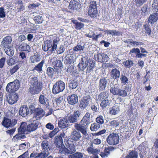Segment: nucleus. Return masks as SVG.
Masks as SVG:
<instances>
[{
    "instance_id": "obj_1",
    "label": "nucleus",
    "mask_w": 158,
    "mask_h": 158,
    "mask_svg": "<svg viewBox=\"0 0 158 158\" xmlns=\"http://www.w3.org/2000/svg\"><path fill=\"white\" fill-rule=\"evenodd\" d=\"M39 124V122L37 120H34L28 125L27 122H23L18 128V132L21 134H28L36 130L38 128Z\"/></svg>"
},
{
    "instance_id": "obj_2",
    "label": "nucleus",
    "mask_w": 158,
    "mask_h": 158,
    "mask_svg": "<svg viewBox=\"0 0 158 158\" xmlns=\"http://www.w3.org/2000/svg\"><path fill=\"white\" fill-rule=\"evenodd\" d=\"M91 114L87 112L79 123L75 124L74 127L77 131H80L83 135L87 133L86 129L90 123Z\"/></svg>"
},
{
    "instance_id": "obj_3",
    "label": "nucleus",
    "mask_w": 158,
    "mask_h": 158,
    "mask_svg": "<svg viewBox=\"0 0 158 158\" xmlns=\"http://www.w3.org/2000/svg\"><path fill=\"white\" fill-rule=\"evenodd\" d=\"M91 114L87 112L79 123L75 124L74 127L77 131H80L83 135L87 133L86 129L90 123Z\"/></svg>"
},
{
    "instance_id": "obj_4",
    "label": "nucleus",
    "mask_w": 158,
    "mask_h": 158,
    "mask_svg": "<svg viewBox=\"0 0 158 158\" xmlns=\"http://www.w3.org/2000/svg\"><path fill=\"white\" fill-rule=\"evenodd\" d=\"M85 60H84L83 58L81 59L80 63L77 65L78 70L79 71H83L87 67L86 70V73H89L94 69L95 65L94 61L93 60L89 62L87 56L85 57Z\"/></svg>"
},
{
    "instance_id": "obj_5",
    "label": "nucleus",
    "mask_w": 158,
    "mask_h": 158,
    "mask_svg": "<svg viewBox=\"0 0 158 158\" xmlns=\"http://www.w3.org/2000/svg\"><path fill=\"white\" fill-rule=\"evenodd\" d=\"M30 81L32 86L29 88L30 93L33 95L39 94L42 90V82L38 80L37 77L35 76L31 78Z\"/></svg>"
},
{
    "instance_id": "obj_6",
    "label": "nucleus",
    "mask_w": 158,
    "mask_h": 158,
    "mask_svg": "<svg viewBox=\"0 0 158 158\" xmlns=\"http://www.w3.org/2000/svg\"><path fill=\"white\" fill-rule=\"evenodd\" d=\"M57 41L56 40H55L53 41V43L52 40H47L44 42V44L42 46L43 50L45 51H47L49 49L51 48L50 50L52 52L55 51L57 47L56 43Z\"/></svg>"
},
{
    "instance_id": "obj_7",
    "label": "nucleus",
    "mask_w": 158,
    "mask_h": 158,
    "mask_svg": "<svg viewBox=\"0 0 158 158\" xmlns=\"http://www.w3.org/2000/svg\"><path fill=\"white\" fill-rule=\"evenodd\" d=\"M119 136L117 133H110L106 139V141L110 145L114 146L119 143Z\"/></svg>"
},
{
    "instance_id": "obj_8",
    "label": "nucleus",
    "mask_w": 158,
    "mask_h": 158,
    "mask_svg": "<svg viewBox=\"0 0 158 158\" xmlns=\"http://www.w3.org/2000/svg\"><path fill=\"white\" fill-rule=\"evenodd\" d=\"M65 84L61 80L58 81L53 85L52 93L56 94L62 92L65 89Z\"/></svg>"
},
{
    "instance_id": "obj_9",
    "label": "nucleus",
    "mask_w": 158,
    "mask_h": 158,
    "mask_svg": "<svg viewBox=\"0 0 158 158\" xmlns=\"http://www.w3.org/2000/svg\"><path fill=\"white\" fill-rule=\"evenodd\" d=\"M17 120L15 119H11L8 117H4L3 118L1 124L4 127L8 128L15 126L17 123Z\"/></svg>"
},
{
    "instance_id": "obj_10",
    "label": "nucleus",
    "mask_w": 158,
    "mask_h": 158,
    "mask_svg": "<svg viewBox=\"0 0 158 158\" xmlns=\"http://www.w3.org/2000/svg\"><path fill=\"white\" fill-rule=\"evenodd\" d=\"M19 81L15 80L8 84L6 88V90L9 93H14L19 88Z\"/></svg>"
},
{
    "instance_id": "obj_11",
    "label": "nucleus",
    "mask_w": 158,
    "mask_h": 158,
    "mask_svg": "<svg viewBox=\"0 0 158 158\" xmlns=\"http://www.w3.org/2000/svg\"><path fill=\"white\" fill-rule=\"evenodd\" d=\"M81 3L75 0H72L69 3V9L72 11H79L81 9Z\"/></svg>"
},
{
    "instance_id": "obj_12",
    "label": "nucleus",
    "mask_w": 158,
    "mask_h": 158,
    "mask_svg": "<svg viewBox=\"0 0 158 158\" xmlns=\"http://www.w3.org/2000/svg\"><path fill=\"white\" fill-rule=\"evenodd\" d=\"M92 99L89 95H85L83 97L80 102L79 106L82 109H84L88 106L91 102Z\"/></svg>"
},
{
    "instance_id": "obj_13",
    "label": "nucleus",
    "mask_w": 158,
    "mask_h": 158,
    "mask_svg": "<svg viewBox=\"0 0 158 158\" xmlns=\"http://www.w3.org/2000/svg\"><path fill=\"white\" fill-rule=\"evenodd\" d=\"M45 114L44 111L41 108H36L34 110L33 118H35L36 120L40 119Z\"/></svg>"
},
{
    "instance_id": "obj_14",
    "label": "nucleus",
    "mask_w": 158,
    "mask_h": 158,
    "mask_svg": "<svg viewBox=\"0 0 158 158\" xmlns=\"http://www.w3.org/2000/svg\"><path fill=\"white\" fill-rule=\"evenodd\" d=\"M12 40V38L11 36H6L2 39L1 44V47L3 48L4 50L6 49V48L10 46L9 45L11 42Z\"/></svg>"
},
{
    "instance_id": "obj_15",
    "label": "nucleus",
    "mask_w": 158,
    "mask_h": 158,
    "mask_svg": "<svg viewBox=\"0 0 158 158\" xmlns=\"http://www.w3.org/2000/svg\"><path fill=\"white\" fill-rule=\"evenodd\" d=\"M18 96L17 94H9L7 97V101L10 104L15 103L18 100Z\"/></svg>"
},
{
    "instance_id": "obj_16",
    "label": "nucleus",
    "mask_w": 158,
    "mask_h": 158,
    "mask_svg": "<svg viewBox=\"0 0 158 158\" xmlns=\"http://www.w3.org/2000/svg\"><path fill=\"white\" fill-rule=\"evenodd\" d=\"M65 133L62 132L60 135L56 136L55 138L54 143L57 147L59 148L63 143V138L64 137Z\"/></svg>"
},
{
    "instance_id": "obj_17",
    "label": "nucleus",
    "mask_w": 158,
    "mask_h": 158,
    "mask_svg": "<svg viewBox=\"0 0 158 158\" xmlns=\"http://www.w3.org/2000/svg\"><path fill=\"white\" fill-rule=\"evenodd\" d=\"M68 103L71 105H74L78 102V97L77 94H71L67 98Z\"/></svg>"
},
{
    "instance_id": "obj_18",
    "label": "nucleus",
    "mask_w": 158,
    "mask_h": 158,
    "mask_svg": "<svg viewBox=\"0 0 158 158\" xmlns=\"http://www.w3.org/2000/svg\"><path fill=\"white\" fill-rule=\"evenodd\" d=\"M80 113L79 110L75 111L73 114H71L68 117V121L71 123L76 122L77 121V118L80 115Z\"/></svg>"
},
{
    "instance_id": "obj_19",
    "label": "nucleus",
    "mask_w": 158,
    "mask_h": 158,
    "mask_svg": "<svg viewBox=\"0 0 158 158\" xmlns=\"http://www.w3.org/2000/svg\"><path fill=\"white\" fill-rule=\"evenodd\" d=\"M108 83V81L106 78L105 77L100 79L99 83L98 88L100 91H103L106 87Z\"/></svg>"
},
{
    "instance_id": "obj_20",
    "label": "nucleus",
    "mask_w": 158,
    "mask_h": 158,
    "mask_svg": "<svg viewBox=\"0 0 158 158\" xmlns=\"http://www.w3.org/2000/svg\"><path fill=\"white\" fill-rule=\"evenodd\" d=\"M93 147L92 146V147L88 148L86 150L87 151L88 153L93 154L91 158H98V154L100 152V150L94 149Z\"/></svg>"
},
{
    "instance_id": "obj_21",
    "label": "nucleus",
    "mask_w": 158,
    "mask_h": 158,
    "mask_svg": "<svg viewBox=\"0 0 158 158\" xmlns=\"http://www.w3.org/2000/svg\"><path fill=\"white\" fill-rule=\"evenodd\" d=\"M69 123L67 118H62L58 122V126L61 128H65L68 127Z\"/></svg>"
},
{
    "instance_id": "obj_22",
    "label": "nucleus",
    "mask_w": 158,
    "mask_h": 158,
    "mask_svg": "<svg viewBox=\"0 0 158 158\" xmlns=\"http://www.w3.org/2000/svg\"><path fill=\"white\" fill-rule=\"evenodd\" d=\"M64 58V63L67 64H73L76 60V58L73 54L68 55Z\"/></svg>"
},
{
    "instance_id": "obj_23",
    "label": "nucleus",
    "mask_w": 158,
    "mask_h": 158,
    "mask_svg": "<svg viewBox=\"0 0 158 158\" xmlns=\"http://www.w3.org/2000/svg\"><path fill=\"white\" fill-rule=\"evenodd\" d=\"M109 96V93L106 91L101 92L98 95L96 99L98 101L101 102L107 99Z\"/></svg>"
},
{
    "instance_id": "obj_24",
    "label": "nucleus",
    "mask_w": 158,
    "mask_h": 158,
    "mask_svg": "<svg viewBox=\"0 0 158 158\" xmlns=\"http://www.w3.org/2000/svg\"><path fill=\"white\" fill-rule=\"evenodd\" d=\"M70 138L72 142H76L80 140L81 136L79 132L74 131L71 133Z\"/></svg>"
},
{
    "instance_id": "obj_25",
    "label": "nucleus",
    "mask_w": 158,
    "mask_h": 158,
    "mask_svg": "<svg viewBox=\"0 0 158 158\" xmlns=\"http://www.w3.org/2000/svg\"><path fill=\"white\" fill-rule=\"evenodd\" d=\"M114 148L112 146L105 147L103 152H101L100 155L102 158L107 157L110 154V152L113 150Z\"/></svg>"
},
{
    "instance_id": "obj_26",
    "label": "nucleus",
    "mask_w": 158,
    "mask_h": 158,
    "mask_svg": "<svg viewBox=\"0 0 158 158\" xmlns=\"http://www.w3.org/2000/svg\"><path fill=\"white\" fill-rule=\"evenodd\" d=\"M158 19V13L155 12L150 15L149 17L148 23L151 24H154L156 22Z\"/></svg>"
},
{
    "instance_id": "obj_27",
    "label": "nucleus",
    "mask_w": 158,
    "mask_h": 158,
    "mask_svg": "<svg viewBox=\"0 0 158 158\" xmlns=\"http://www.w3.org/2000/svg\"><path fill=\"white\" fill-rule=\"evenodd\" d=\"M52 64L54 69L57 72H59L63 68V65L60 60H56L53 62Z\"/></svg>"
},
{
    "instance_id": "obj_28",
    "label": "nucleus",
    "mask_w": 158,
    "mask_h": 158,
    "mask_svg": "<svg viewBox=\"0 0 158 158\" xmlns=\"http://www.w3.org/2000/svg\"><path fill=\"white\" fill-rule=\"evenodd\" d=\"M136 53V57L141 58L143 57H146L147 55L145 54L141 53L140 50L138 48H133L130 51L129 53Z\"/></svg>"
},
{
    "instance_id": "obj_29",
    "label": "nucleus",
    "mask_w": 158,
    "mask_h": 158,
    "mask_svg": "<svg viewBox=\"0 0 158 158\" xmlns=\"http://www.w3.org/2000/svg\"><path fill=\"white\" fill-rule=\"evenodd\" d=\"M120 71L117 69L114 68L112 69L110 73L111 78L114 79H116L119 77Z\"/></svg>"
},
{
    "instance_id": "obj_30",
    "label": "nucleus",
    "mask_w": 158,
    "mask_h": 158,
    "mask_svg": "<svg viewBox=\"0 0 158 158\" xmlns=\"http://www.w3.org/2000/svg\"><path fill=\"white\" fill-rule=\"evenodd\" d=\"M19 114L23 117H25L29 114V110L27 106H21L19 110Z\"/></svg>"
},
{
    "instance_id": "obj_31",
    "label": "nucleus",
    "mask_w": 158,
    "mask_h": 158,
    "mask_svg": "<svg viewBox=\"0 0 158 158\" xmlns=\"http://www.w3.org/2000/svg\"><path fill=\"white\" fill-rule=\"evenodd\" d=\"M119 106L117 105H114L109 109V113L112 115H116L120 111Z\"/></svg>"
},
{
    "instance_id": "obj_32",
    "label": "nucleus",
    "mask_w": 158,
    "mask_h": 158,
    "mask_svg": "<svg viewBox=\"0 0 158 158\" xmlns=\"http://www.w3.org/2000/svg\"><path fill=\"white\" fill-rule=\"evenodd\" d=\"M150 11V8L147 5L145 4L141 8L140 10V12L141 15L142 16L144 17L147 15L148 14Z\"/></svg>"
},
{
    "instance_id": "obj_33",
    "label": "nucleus",
    "mask_w": 158,
    "mask_h": 158,
    "mask_svg": "<svg viewBox=\"0 0 158 158\" xmlns=\"http://www.w3.org/2000/svg\"><path fill=\"white\" fill-rule=\"evenodd\" d=\"M98 13V10L97 8H88V13L89 16L93 18H96Z\"/></svg>"
},
{
    "instance_id": "obj_34",
    "label": "nucleus",
    "mask_w": 158,
    "mask_h": 158,
    "mask_svg": "<svg viewBox=\"0 0 158 158\" xmlns=\"http://www.w3.org/2000/svg\"><path fill=\"white\" fill-rule=\"evenodd\" d=\"M19 51L28 52L30 51V47L27 43H23L19 47Z\"/></svg>"
},
{
    "instance_id": "obj_35",
    "label": "nucleus",
    "mask_w": 158,
    "mask_h": 158,
    "mask_svg": "<svg viewBox=\"0 0 158 158\" xmlns=\"http://www.w3.org/2000/svg\"><path fill=\"white\" fill-rule=\"evenodd\" d=\"M74 65H69L68 66L67 68H66V72L69 75H75L77 72L76 69H74Z\"/></svg>"
},
{
    "instance_id": "obj_36",
    "label": "nucleus",
    "mask_w": 158,
    "mask_h": 158,
    "mask_svg": "<svg viewBox=\"0 0 158 158\" xmlns=\"http://www.w3.org/2000/svg\"><path fill=\"white\" fill-rule=\"evenodd\" d=\"M105 32L107 34L111 35L112 36H119L122 35V33L121 32L119 31H117L116 30H105Z\"/></svg>"
},
{
    "instance_id": "obj_37",
    "label": "nucleus",
    "mask_w": 158,
    "mask_h": 158,
    "mask_svg": "<svg viewBox=\"0 0 158 158\" xmlns=\"http://www.w3.org/2000/svg\"><path fill=\"white\" fill-rule=\"evenodd\" d=\"M125 43L129 44L133 46H138L139 45H143V43L141 42H137L131 40V39H128L124 41Z\"/></svg>"
},
{
    "instance_id": "obj_38",
    "label": "nucleus",
    "mask_w": 158,
    "mask_h": 158,
    "mask_svg": "<svg viewBox=\"0 0 158 158\" xmlns=\"http://www.w3.org/2000/svg\"><path fill=\"white\" fill-rule=\"evenodd\" d=\"M41 147L43 151L46 152H49L50 149L49 148L48 142L47 141L44 140L41 143Z\"/></svg>"
},
{
    "instance_id": "obj_39",
    "label": "nucleus",
    "mask_w": 158,
    "mask_h": 158,
    "mask_svg": "<svg viewBox=\"0 0 158 158\" xmlns=\"http://www.w3.org/2000/svg\"><path fill=\"white\" fill-rule=\"evenodd\" d=\"M72 22L75 24L74 27L77 30H80L83 28L84 24L81 22H79L76 20H72Z\"/></svg>"
},
{
    "instance_id": "obj_40",
    "label": "nucleus",
    "mask_w": 158,
    "mask_h": 158,
    "mask_svg": "<svg viewBox=\"0 0 158 158\" xmlns=\"http://www.w3.org/2000/svg\"><path fill=\"white\" fill-rule=\"evenodd\" d=\"M21 66L20 64H16L12 68L10 69L9 71V72H7L9 76L13 75L14 73L17 71L21 67Z\"/></svg>"
},
{
    "instance_id": "obj_41",
    "label": "nucleus",
    "mask_w": 158,
    "mask_h": 158,
    "mask_svg": "<svg viewBox=\"0 0 158 158\" xmlns=\"http://www.w3.org/2000/svg\"><path fill=\"white\" fill-rule=\"evenodd\" d=\"M30 59L32 63L38 62L40 59V56L38 54H35L30 57Z\"/></svg>"
},
{
    "instance_id": "obj_42",
    "label": "nucleus",
    "mask_w": 158,
    "mask_h": 158,
    "mask_svg": "<svg viewBox=\"0 0 158 158\" xmlns=\"http://www.w3.org/2000/svg\"><path fill=\"white\" fill-rule=\"evenodd\" d=\"M44 62V60H43L40 62L35 66L33 69V70H36L39 72H41L42 70V67Z\"/></svg>"
},
{
    "instance_id": "obj_43",
    "label": "nucleus",
    "mask_w": 158,
    "mask_h": 158,
    "mask_svg": "<svg viewBox=\"0 0 158 158\" xmlns=\"http://www.w3.org/2000/svg\"><path fill=\"white\" fill-rule=\"evenodd\" d=\"M59 152L61 154L64 155L66 154H70L71 152V151L65 148L64 145L61 146V148H60Z\"/></svg>"
},
{
    "instance_id": "obj_44",
    "label": "nucleus",
    "mask_w": 158,
    "mask_h": 158,
    "mask_svg": "<svg viewBox=\"0 0 158 158\" xmlns=\"http://www.w3.org/2000/svg\"><path fill=\"white\" fill-rule=\"evenodd\" d=\"M48 100V99L44 95H40L39 98V101L41 104L47 106V104L46 103V102H47Z\"/></svg>"
},
{
    "instance_id": "obj_45",
    "label": "nucleus",
    "mask_w": 158,
    "mask_h": 158,
    "mask_svg": "<svg viewBox=\"0 0 158 158\" xmlns=\"http://www.w3.org/2000/svg\"><path fill=\"white\" fill-rule=\"evenodd\" d=\"M138 154L137 151L132 150L129 152L128 154L126 156V158H138Z\"/></svg>"
},
{
    "instance_id": "obj_46",
    "label": "nucleus",
    "mask_w": 158,
    "mask_h": 158,
    "mask_svg": "<svg viewBox=\"0 0 158 158\" xmlns=\"http://www.w3.org/2000/svg\"><path fill=\"white\" fill-rule=\"evenodd\" d=\"M119 89V88L117 85L111 86L110 89V93L114 95H117Z\"/></svg>"
},
{
    "instance_id": "obj_47",
    "label": "nucleus",
    "mask_w": 158,
    "mask_h": 158,
    "mask_svg": "<svg viewBox=\"0 0 158 158\" xmlns=\"http://www.w3.org/2000/svg\"><path fill=\"white\" fill-rule=\"evenodd\" d=\"M100 106L103 109H104L106 107L109 106L110 103V101L108 99H106L101 101Z\"/></svg>"
},
{
    "instance_id": "obj_48",
    "label": "nucleus",
    "mask_w": 158,
    "mask_h": 158,
    "mask_svg": "<svg viewBox=\"0 0 158 158\" xmlns=\"http://www.w3.org/2000/svg\"><path fill=\"white\" fill-rule=\"evenodd\" d=\"M21 134L19 133L15 136H14L12 138V140L14 142L17 141L18 140H20L22 139L25 138L26 136L25 135H21Z\"/></svg>"
},
{
    "instance_id": "obj_49",
    "label": "nucleus",
    "mask_w": 158,
    "mask_h": 158,
    "mask_svg": "<svg viewBox=\"0 0 158 158\" xmlns=\"http://www.w3.org/2000/svg\"><path fill=\"white\" fill-rule=\"evenodd\" d=\"M4 50L6 54L10 56H12L14 54V51L11 46H9Z\"/></svg>"
},
{
    "instance_id": "obj_50",
    "label": "nucleus",
    "mask_w": 158,
    "mask_h": 158,
    "mask_svg": "<svg viewBox=\"0 0 158 158\" xmlns=\"http://www.w3.org/2000/svg\"><path fill=\"white\" fill-rule=\"evenodd\" d=\"M143 27L145 31V33L150 35L151 32V29L149 23H147L144 24L143 25Z\"/></svg>"
},
{
    "instance_id": "obj_51",
    "label": "nucleus",
    "mask_w": 158,
    "mask_h": 158,
    "mask_svg": "<svg viewBox=\"0 0 158 158\" xmlns=\"http://www.w3.org/2000/svg\"><path fill=\"white\" fill-rule=\"evenodd\" d=\"M117 95L122 97H125L127 96V93L125 90L119 88Z\"/></svg>"
},
{
    "instance_id": "obj_52",
    "label": "nucleus",
    "mask_w": 158,
    "mask_h": 158,
    "mask_svg": "<svg viewBox=\"0 0 158 158\" xmlns=\"http://www.w3.org/2000/svg\"><path fill=\"white\" fill-rule=\"evenodd\" d=\"M92 32L93 33L92 35H90L88 34H85V35L89 38H92V39L93 40L97 41L98 39L99 38V35H101L100 34H98L95 36V34L94 33L93 31H92Z\"/></svg>"
},
{
    "instance_id": "obj_53",
    "label": "nucleus",
    "mask_w": 158,
    "mask_h": 158,
    "mask_svg": "<svg viewBox=\"0 0 158 158\" xmlns=\"http://www.w3.org/2000/svg\"><path fill=\"white\" fill-rule=\"evenodd\" d=\"M46 73L49 77H52L54 73V69L51 67H48L47 69Z\"/></svg>"
},
{
    "instance_id": "obj_54",
    "label": "nucleus",
    "mask_w": 158,
    "mask_h": 158,
    "mask_svg": "<svg viewBox=\"0 0 158 158\" xmlns=\"http://www.w3.org/2000/svg\"><path fill=\"white\" fill-rule=\"evenodd\" d=\"M123 64L125 67L130 68L133 65L134 63L132 60H128L125 61L123 63Z\"/></svg>"
},
{
    "instance_id": "obj_55",
    "label": "nucleus",
    "mask_w": 158,
    "mask_h": 158,
    "mask_svg": "<svg viewBox=\"0 0 158 158\" xmlns=\"http://www.w3.org/2000/svg\"><path fill=\"white\" fill-rule=\"evenodd\" d=\"M100 127V124L94 123L91 124L90 129L92 131H96L99 129Z\"/></svg>"
},
{
    "instance_id": "obj_56",
    "label": "nucleus",
    "mask_w": 158,
    "mask_h": 158,
    "mask_svg": "<svg viewBox=\"0 0 158 158\" xmlns=\"http://www.w3.org/2000/svg\"><path fill=\"white\" fill-rule=\"evenodd\" d=\"M82 153L80 152H77L69 156V158H82Z\"/></svg>"
},
{
    "instance_id": "obj_57",
    "label": "nucleus",
    "mask_w": 158,
    "mask_h": 158,
    "mask_svg": "<svg viewBox=\"0 0 158 158\" xmlns=\"http://www.w3.org/2000/svg\"><path fill=\"white\" fill-rule=\"evenodd\" d=\"M34 20L36 24H40L43 21V19L42 16L36 15L34 18Z\"/></svg>"
},
{
    "instance_id": "obj_58",
    "label": "nucleus",
    "mask_w": 158,
    "mask_h": 158,
    "mask_svg": "<svg viewBox=\"0 0 158 158\" xmlns=\"http://www.w3.org/2000/svg\"><path fill=\"white\" fill-rule=\"evenodd\" d=\"M120 80L121 83L123 85H125L128 83V79L125 75H122L121 76Z\"/></svg>"
},
{
    "instance_id": "obj_59",
    "label": "nucleus",
    "mask_w": 158,
    "mask_h": 158,
    "mask_svg": "<svg viewBox=\"0 0 158 158\" xmlns=\"http://www.w3.org/2000/svg\"><path fill=\"white\" fill-rule=\"evenodd\" d=\"M153 8V11L156 12L158 10V0H154V2L152 5Z\"/></svg>"
},
{
    "instance_id": "obj_60",
    "label": "nucleus",
    "mask_w": 158,
    "mask_h": 158,
    "mask_svg": "<svg viewBox=\"0 0 158 158\" xmlns=\"http://www.w3.org/2000/svg\"><path fill=\"white\" fill-rule=\"evenodd\" d=\"M110 126L113 128H116L118 126L119 122L118 120H113L110 122Z\"/></svg>"
},
{
    "instance_id": "obj_61",
    "label": "nucleus",
    "mask_w": 158,
    "mask_h": 158,
    "mask_svg": "<svg viewBox=\"0 0 158 158\" xmlns=\"http://www.w3.org/2000/svg\"><path fill=\"white\" fill-rule=\"evenodd\" d=\"M49 152H46L45 151L38 153L37 158H45L49 154Z\"/></svg>"
},
{
    "instance_id": "obj_62",
    "label": "nucleus",
    "mask_w": 158,
    "mask_h": 158,
    "mask_svg": "<svg viewBox=\"0 0 158 158\" xmlns=\"http://www.w3.org/2000/svg\"><path fill=\"white\" fill-rule=\"evenodd\" d=\"M77 86V82L74 80L72 81L69 84V87L70 89H74Z\"/></svg>"
},
{
    "instance_id": "obj_63",
    "label": "nucleus",
    "mask_w": 158,
    "mask_h": 158,
    "mask_svg": "<svg viewBox=\"0 0 158 158\" xmlns=\"http://www.w3.org/2000/svg\"><path fill=\"white\" fill-rule=\"evenodd\" d=\"M63 98L62 96H59L54 100V102L56 103L57 106L60 105L63 101Z\"/></svg>"
},
{
    "instance_id": "obj_64",
    "label": "nucleus",
    "mask_w": 158,
    "mask_h": 158,
    "mask_svg": "<svg viewBox=\"0 0 158 158\" xmlns=\"http://www.w3.org/2000/svg\"><path fill=\"white\" fill-rule=\"evenodd\" d=\"M88 8L97 9V4L96 1L92 0L90 2Z\"/></svg>"
}]
</instances>
